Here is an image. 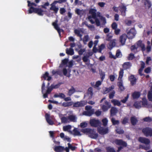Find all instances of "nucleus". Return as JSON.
<instances>
[{
	"mask_svg": "<svg viewBox=\"0 0 152 152\" xmlns=\"http://www.w3.org/2000/svg\"><path fill=\"white\" fill-rule=\"evenodd\" d=\"M45 117L47 122L50 125H52L53 124L54 122L50 118V115L46 113L45 115Z\"/></svg>",
	"mask_w": 152,
	"mask_h": 152,
	"instance_id": "dca6fc26",
	"label": "nucleus"
},
{
	"mask_svg": "<svg viewBox=\"0 0 152 152\" xmlns=\"http://www.w3.org/2000/svg\"><path fill=\"white\" fill-rule=\"evenodd\" d=\"M108 121L107 118H104L102 120V122L103 123V125L104 126H106L107 125Z\"/></svg>",
	"mask_w": 152,
	"mask_h": 152,
	"instance_id": "09e8293b",
	"label": "nucleus"
},
{
	"mask_svg": "<svg viewBox=\"0 0 152 152\" xmlns=\"http://www.w3.org/2000/svg\"><path fill=\"white\" fill-rule=\"evenodd\" d=\"M86 94H89L90 96V98H92L93 95V89L92 87H90L88 88L87 92Z\"/></svg>",
	"mask_w": 152,
	"mask_h": 152,
	"instance_id": "c756f323",
	"label": "nucleus"
},
{
	"mask_svg": "<svg viewBox=\"0 0 152 152\" xmlns=\"http://www.w3.org/2000/svg\"><path fill=\"white\" fill-rule=\"evenodd\" d=\"M53 89L51 87V86H50V87H48L47 88V89L46 91V93L43 94V98H48V94H50Z\"/></svg>",
	"mask_w": 152,
	"mask_h": 152,
	"instance_id": "ddd939ff",
	"label": "nucleus"
},
{
	"mask_svg": "<svg viewBox=\"0 0 152 152\" xmlns=\"http://www.w3.org/2000/svg\"><path fill=\"white\" fill-rule=\"evenodd\" d=\"M111 27L113 29H116L117 28V24L115 22H114L111 25Z\"/></svg>",
	"mask_w": 152,
	"mask_h": 152,
	"instance_id": "864d4df0",
	"label": "nucleus"
},
{
	"mask_svg": "<svg viewBox=\"0 0 152 152\" xmlns=\"http://www.w3.org/2000/svg\"><path fill=\"white\" fill-rule=\"evenodd\" d=\"M68 119V117L67 118L64 116L61 117V122L62 123H67Z\"/></svg>",
	"mask_w": 152,
	"mask_h": 152,
	"instance_id": "f704fd0d",
	"label": "nucleus"
},
{
	"mask_svg": "<svg viewBox=\"0 0 152 152\" xmlns=\"http://www.w3.org/2000/svg\"><path fill=\"white\" fill-rule=\"evenodd\" d=\"M140 94L139 92L135 91L132 94V96L133 99H137L139 98Z\"/></svg>",
	"mask_w": 152,
	"mask_h": 152,
	"instance_id": "6ab92c4d",
	"label": "nucleus"
},
{
	"mask_svg": "<svg viewBox=\"0 0 152 152\" xmlns=\"http://www.w3.org/2000/svg\"><path fill=\"white\" fill-rule=\"evenodd\" d=\"M104 103L105 105H102L101 108L103 111H106L111 107V104L109 102L106 100L105 101Z\"/></svg>",
	"mask_w": 152,
	"mask_h": 152,
	"instance_id": "9b49d317",
	"label": "nucleus"
},
{
	"mask_svg": "<svg viewBox=\"0 0 152 152\" xmlns=\"http://www.w3.org/2000/svg\"><path fill=\"white\" fill-rule=\"evenodd\" d=\"M116 43L114 40H111L109 44L108 48L110 50H111L115 46Z\"/></svg>",
	"mask_w": 152,
	"mask_h": 152,
	"instance_id": "5701e85b",
	"label": "nucleus"
},
{
	"mask_svg": "<svg viewBox=\"0 0 152 152\" xmlns=\"http://www.w3.org/2000/svg\"><path fill=\"white\" fill-rule=\"evenodd\" d=\"M134 57V54L132 53H130L128 57V58L129 60H132Z\"/></svg>",
	"mask_w": 152,
	"mask_h": 152,
	"instance_id": "e2e57ef3",
	"label": "nucleus"
},
{
	"mask_svg": "<svg viewBox=\"0 0 152 152\" xmlns=\"http://www.w3.org/2000/svg\"><path fill=\"white\" fill-rule=\"evenodd\" d=\"M97 131L101 135H104L108 132V127L105 128L103 127L98 128Z\"/></svg>",
	"mask_w": 152,
	"mask_h": 152,
	"instance_id": "9d476101",
	"label": "nucleus"
},
{
	"mask_svg": "<svg viewBox=\"0 0 152 152\" xmlns=\"http://www.w3.org/2000/svg\"><path fill=\"white\" fill-rule=\"evenodd\" d=\"M68 118L71 121L76 122L77 121L76 117L75 116L73 115H71L69 116H68Z\"/></svg>",
	"mask_w": 152,
	"mask_h": 152,
	"instance_id": "cd10ccee",
	"label": "nucleus"
},
{
	"mask_svg": "<svg viewBox=\"0 0 152 152\" xmlns=\"http://www.w3.org/2000/svg\"><path fill=\"white\" fill-rule=\"evenodd\" d=\"M57 20H56L55 22H53L52 23V25L54 26V28L57 30L59 36H61V31H64L63 29H61L60 28L57 23Z\"/></svg>",
	"mask_w": 152,
	"mask_h": 152,
	"instance_id": "f8f14e48",
	"label": "nucleus"
},
{
	"mask_svg": "<svg viewBox=\"0 0 152 152\" xmlns=\"http://www.w3.org/2000/svg\"><path fill=\"white\" fill-rule=\"evenodd\" d=\"M85 51V49H81L79 51H78V53L79 55H82L84 52Z\"/></svg>",
	"mask_w": 152,
	"mask_h": 152,
	"instance_id": "052dcab7",
	"label": "nucleus"
},
{
	"mask_svg": "<svg viewBox=\"0 0 152 152\" xmlns=\"http://www.w3.org/2000/svg\"><path fill=\"white\" fill-rule=\"evenodd\" d=\"M68 58H65L62 61V63L63 65H66L68 63Z\"/></svg>",
	"mask_w": 152,
	"mask_h": 152,
	"instance_id": "69168bd1",
	"label": "nucleus"
},
{
	"mask_svg": "<svg viewBox=\"0 0 152 152\" xmlns=\"http://www.w3.org/2000/svg\"><path fill=\"white\" fill-rule=\"evenodd\" d=\"M143 120L144 121L150 122L152 121V118L149 117H146L143 119Z\"/></svg>",
	"mask_w": 152,
	"mask_h": 152,
	"instance_id": "8fccbe9b",
	"label": "nucleus"
},
{
	"mask_svg": "<svg viewBox=\"0 0 152 152\" xmlns=\"http://www.w3.org/2000/svg\"><path fill=\"white\" fill-rule=\"evenodd\" d=\"M117 75L115 74H114L113 75H110L109 78L111 82L113 81L116 78Z\"/></svg>",
	"mask_w": 152,
	"mask_h": 152,
	"instance_id": "72a5a7b5",
	"label": "nucleus"
},
{
	"mask_svg": "<svg viewBox=\"0 0 152 152\" xmlns=\"http://www.w3.org/2000/svg\"><path fill=\"white\" fill-rule=\"evenodd\" d=\"M28 11V13L30 14L34 12L40 16H42L43 15V11L41 8H34L33 7H30Z\"/></svg>",
	"mask_w": 152,
	"mask_h": 152,
	"instance_id": "39448f33",
	"label": "nucleus"
},
{
	"mask_svg": "<svg viewBox=\"0 0 152 152\" xmlns=\"http://www.w3.org/2000/svg\"><path fill=\"white\" fill-rule=\"evenodd\" d=\"M28 3V6L29 7H32V6H37V5L34 2H31L29 1L28 0L27 1Z\"/></svg>",
	"mask_w": 152,
	"mask_h": 152,
	"instance_id": "49530a36",
	"label": "nucleus"
},
{
	"mask_svg": "<svg viewBox=\"0 0 152 152\" xmlns=\"http://www.w3.org/2000/svg\"><path fill=\"white\" fill-rule=\"evenodd\" d=\"M71 126L70 125L64 126L63 127V130L64 131H68L69 130L71 129Z\"/></svg>",
	"mask_w": 152,
	"mask_h": 152,
	"instance_id": "c03bdc74",
	"label": "nucleus"
},
{
	"mask_svg": "<svg viewBox=\"0 0 152 152\" xmlns=\"http://www.w3.org/2000/svg\"><path fill=\"white\" fill-rule=\"evenodd\" d=\"M67 0H58V1H54L50 5L51 7L50 8V9L51 10L54 11L55 14H57L58 11L59 9L57 7H56L55 5L57 3L59 4H61L65 2Z\"/></svg>",
	"mask_w": 152,
	"mask_h": 152,
	"instance_id": "7ed1b4c3",
	"label": "nucleus"
},
{
	"mask_svg": "<svg viewBox=\"0 0 152 152\" xmlns=\"http://www.w3.org/2000/svg\"><path fill=\"white\" fill-rule=\"evenodd\" d=\"M82 24L84 25L85 24L86 26H87L88 28H94V26L92 25H89L88 24V23H87V22L86 21L82 23Z\"/></svg>",
	"mask_w": 152,
	"mask_h": 152,
	"instance_id": "4d7b16f0",
	"label": "nucleus"
},
{
	"mask_svg": "<svg viewBox=\"0 0 152 152\" xmlns=\"http://www.w3.org/2000/svg\"><path fill=\"white\" fill-rule=\"evenodd\" d=\"M111 102L114 105L120 106L121 105V102L117 100L113 99L111 100Z\"/></svg>",
	"mask_w": 152,
	"mask_h": 152,
	"instance_id": "c85d7f7f",
	"label": "nucleus"
},
{
	"mask_svg": "<svg viewBox=\"0 0 152 152\" xmlns=\"http://www.w3.org/2000/svg\"><path fill=\"white\" fill-rule=\"evenodd\" d=\"M114 88V86H112L108 88H106L105 90H104V92L105 94H107L111 91Z\"/></svg>",
	"mask_w": 152,
	"mask_h": 152,
	"instance_id": "7c9ffc66",
	"label": "nucleus"
},
{
	"mask_svg": "<svg viewBox=\"0 0 152 152\" xmlns=\"http://www.w3.org/2000/svg\"><path fill=\"white\" fill-rule=\"evenodd\" d=\"M148 99L149 101L152 99V92L151 91H149L148 95Z\"/></svg>",
	"mask_w": 152,
	"mask_h": 152,
	"instance_id": "13d9d810",
	"label": "nucleus"
},
{
	"mask_svg": "<svg viewBox=\"0 0 152 152\" xmlns=\"http://www.w3.org/2000/svg\"><path fill=\"white\" fill-rule=\"evenodd\" d=\"M87 103L86 101H81L75 103L73 104V107H82L86 105Z\"/></svg>",
	"mask_w": 152,
	"mask_h": 152,
	"instance_id": "1a4fd4ad",
	"label": "nucleus"
},
{
	"mask_svg": "<svg viewBox=\"0 0 152 152\" xmlns=\"http://www.w3.org/2000/svg\"><path fill=\"white\" fill-rule=\"evenodd\" d=\"M113 143L119 146H124V141L122 140L115 139L113 141Z\"/></svg>",
	"mask_w": 152,
	"mask_h": 152,
	"instance_id": "2eb2a0df",
	"label": "nucleus"
},
{
	"mask_svg": "<svg viewBox=\"0 0 152 152\" xmlns=\"http://www.w3.org/2000/svg\"><path fill=\"white\" fill-rule=\"evenodd\" d=\"M124 73V69H121L119 72V77L118 80L119 81L117 83V85L119 87V88L121 91H122L124 89V86L123 85V80L122 78L123 77Z\"/></svg>",
	"mask_w": 152,
	"mask_h": 152,
	"instance_id": "20e7f679",
	"label": "nucleus"
},
{
	"mask_svg": "<svg viewBox=\"0 0 152 152\" xmlns=\"http://www.w3.org/2000/svg\"><path fill=\"white\" fill-rule=\"evenodd\" d=\"M118 110L115 107H112L110 110V115L113 116L115 115L118 113Z\"/></svg>",
	"mask_w": 152,
	"mask_h": 152,
	"instance_id": "a211bd4d",
	"label": "nucleus"
},
{
	"mask_svg": "<svg viewBox=\"0 0 152 152\" xmlns=\"http://www.w3.org/2000/svg\"><path fill=\"white\" fill-rule=\"evenodd\" d=\"M142 132L146 137L152 136V128L146 127L142 130Z\"/></svg>",
	"mask_w": 152,
	"mask_h": 152,
	"instance_id": "423d86ee",
	"label": "nucleus"
},
{
	"mask_svg": "<svg viewBox=\"0 0 152 152\" xmlns=\"http://www.w3.org/2000/svg\"><path fill=\"white\" fill-rule=\"evenodd\" d=\"M142 102V105L144 107H146L147 105V101L146 99H143Z\"/></svg>",
	"mask_w": 152,
	"mask_h": 152,
	"instance_id": "6e6d98bb",
	"label": "nucleus"
},
{
	"mask_svg": "<svg viewBox=\"0 0 152 152\" xmlns=\"http://www.w3.org/2000/svg\"><path fill=\"white\" fill-rule=\"evenodd\" d=\"M89 37L88 35H85L83 39V41L84 44H86V42L88 40Z\"/></svg>",
	"mask_w": 152,
	"mask_h": 152,
	"instance_id": "58836bf2",
	"label": "nucleus"
},
{
	"mask_svg": "<svg viewBox=\"0 0 152 152\" xmlns=\"http://www.w3.org/2000/svg\"><path fill=\"white\" fill-rule=\"evenodd\" d=\"M81 31L77 29H75L74 30V33L77 35V37H79L81 39L82 36V35L81 34Z\"/></svg>",
	"mask_w": 152,
	"mask_h": 152,
	"instance_id": "bb28decb",
	"label": "nucleus"
},
{
	"mask_svg": "<svg viewBox=\"0 0 152 152\" xmlns=\"http://www.w3.org/2000/svg\"><path fill=\"white\" fill-rule=\"evenodd\" d=\"M130 120L132 124L133 125H136L137 122V120L136 117L134 116H132Z\"/></svg>",
	"mask_w": 152,
	"mask_h": 152,
	"instance_id": "a878e982",
	"label": "nucleus"
},
{
	"mask_svg": "<svg viewBox=\"0 0 152 152\" xmlns=\"http://www.w3.org/2000/svg\"><path fill=\"white\" fill-rule=\"evenodd\" d=\"M54 150L57 152H61L64 150V148L61 146H56Z\"/></svg>",
	"mask_w": 152,
	"mask_h": 152,
	"instance_id": "412c9836",
	"label": "nucleus"
},
{
	"mask_svg": "<svg viewBox=\"0 0 152 152\" xmlns=\"http://www.w3.org/2000/svg\"><path fill=\"white\" fill-rule=\"evenodd\" d=\"M73 134L75 136H81V134H80V132L76 128H75L73 130Z\"/></svg>",
	"mask_w": 152,
	"mask_h": 152,
	"instance_id": "473e14b6",
	"label": "nucleus"
},
{
	"mask_svg": "<svg viewBox=\"0 0 152 152\" xmlns=\"http://www.w3.org/2000/svg\"><path fill=\"white\" fill-rule=\"evenodd\" d=\"M131 66L130 63L129 62L124 63V69H127L129 68Z\"/></svg>",
	"mask_w": 152,
	"mask_h": 152,
	"instance_id": "37998d69",
	"label": "nucleus"
},
{
	"mask_svg": "<svg viewBox=\"0 0 152 152\" xmlns=\"http://www.w3.org/2000/svg\"><path fill=\"white\" fill-rule=\"evenodd\" d=\"M144 4L146 7L148 8H149L151 6L150 2L147 0H146L144 2Z\"/></svg>",
	"mask_w": 152,
	"mask_h": 152,
	"instance_id": "79ce46f5",
	"label": "nucleus"
},
{
	"mask_svg": "<svg viewBox=\"0 0 152 152\" xmlns=\"http://www.w3.org/2000/svg\"><path fill=\"white\" fill-rule=\"evenodd\" d=\"M111 121L113 125H115L119 123V121L115 120L114 118H112L111 119Z\"/></svg>",
	"mask_w": 152,
	"mask_h": 152,
	"instance_id": "5fc2aeb1",
	"label": "nucleus"
},
{
	"mask_svg": "<svg viewBox=\"0 0 152 152\" xmlns=\"http://www.w3.org/2000/svg\"><path fill=\"white\" fill-rule=\"evenodd\" d=\"M81 132L88 134V136L92 139H96L98 137V133H96V130L94 129L85 128L82 129Z\"/></svg>",
	"mask_w": 152,
	"mask_h": 152,
	"instance_id": "f03ea898",
	"label": "nucleus"
},
{
	"mask_svg": "<svg viewBox=\"0 0 152 152\" xmlns=\"http://www.w3.org/2000/svg\"><path fill=\"white\" fill-rule=\"evenodd\" d=\"M89 56H85L83 58V61L85 62H87L88 60Z\"/></svg>",
	"mask_w": 152,
	"mask_h": 152,
	"instance_id": "338daca9",
	"label": "nucleus"
},
{
	"mask_svg": "<svg viewBox=\"0 0 152 152\" xmlns=\"http://www.w3.org/2000/svg\"><path fill=\"white\" fill-rule=\"evenodd\" d=\"M105 47V45L104 44H102L100 45L99 46L98 49V52L101 53L102 50Z\"/></svg>",
	"mask_w": 152,
	"mask_h": 152,
	"instance_id": "e433bc0d",
	"label": "nucleus"
},
{
	"mask_svg": "<svg viewBox=\"0 0 152 152\" xmlns=\"http://www.w3.org/2000/svg\"><path fill=\"white\" fill-rule=\"evenodd\" d=\"M90 124L92 126L97 127L101 124L100 121L95 119H91L90 120Z\"/></svg>",
	"mask_w": 152,
	"mask_h": 152,
	"instance_id": "0eeeda50",
	"label": "nucleus"
},
{
	"mask_svg": "<svg viewBox=\"0 0 152 152\" xmlns=\"http://www.w3.org/2000/svg\"><path fill=\"white\" fill-rule=\"evenodd\" d=\"M72 102H64L62 104V106L64 107H67L72 105Z\"/></svg>",
	"mask_w": 152,
	"mask_h": 152,
	"instance_id": "a19ab883",
	"label": "nucleus"
},
{
	"mask_svg": "<svg viewBox=\"0 0 152 152\" xmlns=\"http://www.w3.org/2000/svg\"><path fill=\"white\" fill-rule=\"evenodd\" d=\"M66 52L67 54L71 56L73 55L74 53L73 49L71 48H70L69 49L67 48L66 50Z\"/></svg>",
	"mask_w": 152,
	"mask_h": 152,
	"instance_id": "393cba45",
	"label": "nucleus"
},
{
	"mask_svg": "<svg viewBox=\"0 0 152 152\" xmlns=\"http://www.w3.org/2000/svg\"><path fill=\"white\" fill-rule=\"evenodd\" d=\"M124 38V34H122L119 38V41L122 44V45H124V42H123V39Z\"/></svg>",
	"mask_w": 152,
	"mask_h": 152,
	"instance_id": "680f3d73",
	"label": "nucleus"
},
{
	"mask_svg": "<svg viewBox=\"0 0 152 152\" xmlns=\"http://www.w3.org/2000/svg\"><path fill=\"white\" fill-rule=\"evenodd\" d=\"M141 102H137L134 103V106L137 109H139L141 107Z\"/></svg>",
	"mask_w": 152,
	"mask_h": 152,
	"instance_id": "c9c22d12",
	"label": "nucleus"
},
{
	"mask_svg": "<svg viewBox=\"0 0 152 152\" xmlns=\"http://www.w3.org/2000/svg\"><path fill=\"white\" fill-rule=\"evenodd\" d=\"M75 91V89L74 88L73 86H72L71 89L69 90L68 94L69 96H71L72 94H73Z\"/></svg>",
	"mask_w": 152,
	"mask_h": 152,
	"instance_id": "4c0bfd02",
	"label": "nucleus"
},
{
	"mask_svg": "<svg viewBox=\"0 0 152 152\" xmlns=\"http://www.w3.org/2000/svg\"><path fill=\"white\" fill-rule=\"evenodd\" d=\"M50 5L49 3L48 2L45 3L43 5L41 6L42 8L44 9H47L46 6H48Z\"/></svg>",
	"mask_w": 152,
	"mask_h": 152,
	"instance_id": "3c124183",
	"label": "nucleus"
},
{
	"mask_svg": "<svg viewBox=\"0 0 152 152\" xmlns=\"http://www.w3.org/2000/svg\"><path fill=\"white\" fill-rule=\"evenodd\" d=\"M105 149L107 152H116L114 148L110 146H107L106 147Z\"/></svg>",
	"mask_w": 152,
	"mask_h": 152,
	"instance_id": "2f4dec72",
	"label": "nucleus"
},
{
	"mask_svg": "<svg viewBox=\"0 0 152 152\" xmlns=\"http://www.w3.org/2000/svg\"><path fill=\"white\" fill-rule=\"evenodd\" d=\"M138 141L141 143L145 144L139 145L140 149H144L145 150H148L150 149V146L149 144L150 142V140L144 137H140L138 139Z\"/></svg>",
	"mask_w": 152,
	"mask_h": 152,
	"instance_id": "f257e3e1",
	"label": "nucleus"
},
{
	"mask_svg": "<svg viewBox=\"0 0 152 152\" xmlns=\"http://www.w3.org/2000/svg\"><path fill=\"white\" fill-rule=\"evenodd\" d=\"M137 47L136 45H134L131 47L130 49L132 51L136 53L137 51Z\"/></svg>",
	"mask_w": 152,
	"mask_h": 152,
	"instance_id": "ea45409f",
	"label": "nucleus"
},
{
	"mask_svg": "<svg viewBox=\"0 0 152 152\" xmlns=\"http://www.w3.org/2000/svg\"><path fill=\"white\" fill-rule=\"evenodd\" d=\"M42 78H43L45 80H47L49 81L52 79V77L49 76V74L47 72H46L44 74H43L41 77Z\"/></svg>",
	"mask_w": 152,
	"mask_h": 152,
	"instance_id": "4468645a",
	"label": "nucleus"
},
{
	"mask_svg": "<svg viewBox=\"0 0 152 152\" xmlns=\"http://www.w3.org/2000/svg\"><path fill=\"white\" fill-rule=\"evenodd\" d=\"M59 11L60 13L63 15L66 12V10L64 8H61L60 9Z\"/></svg>",
	"mask_w": 152,
	"mask_h": 152,
	"instance_id": "0e129e2a",
	"label": "nucleus"
},
{
	"mask_svg": "<svg viewBox=\"0 0 152 152\" xmlns=\"http://www.w3.org/2000/svg\"><path fill=\"white\" fill-rule=\"evenodd\" d=\"M61 84V83H59L56 85H54L53 84H51V86L53 89H57L59 87Z\"/></svg>",
	"mask_w": 152,
	"mask_h": 152,
	"instance_id": "a18cd8bd",
	"label": "nucleus"
},
{
	"mask_svg": "<svg viewBox=\"0 0 152 152\" xmlns=\"http://www.w3.org/2000/svg\"><path fill=\"white\" fill-rule=\"evenodd\" d=\"M95 21L97 26H99L100 25V22L98 18H96Z\"/></svg>",
	"mask_w": 152,
	"mask_h": 152,
	"instance_id": "774afa93",
	"label": "nucleus"
},
{
	"mask_svg": "<svg viewBox=\"0 0 152 152\" xmlns=\"http://www.w3.org/2000/svg\"><path fill=\"white\" fill-rule=\"evenodd\" d=\"M129 79L132 86L136 84L137 79L134 75H131L129 77Z\"/></svg>",
	"mask_w": 152,
	"mask_h": 152,
	"instance_id": "4be33fe9",
	"label": "nucleus"
},
{
	"mask_svg": "<svg viewBox=\"0 0 152 152\" xmlns=\"http://www.w3.org/2000/svg\"><path fill=\"white\" fill-rule=\"evenodd\" d=\"M94 109H92L90 111H85L84 112V114L89 116H91L94 113Z\"/></svg>",
	"mask_w": 152,
	"mask_h": 152,
	"instance_id": "b1692460",
	"label": "nucleus"
},
{
	"mask_svg": "<svg viewBox=\"0 0 152 152\" xmlns=\"http://www.w3.org/2000/svg\"><path fill=\"white\" fill-rule=\"evenodd\" d=\"M81 128H84L86 127L87 126V124L86 122H82L80 124Z\"/></svg>",
	"mask_w": 152,
	"mask_h": 152,
	"instance_id": "bf43d9fd",
	"label": "nucleus"
},
{
	"mask_svg": "<svg viewBox=\"0 0 152 152\" xmlns=\"http://www.w3.org/2000/svg\"><path fill=\"white\" fill-rule=\"evenodd\" d=\"M96 10L94 9H91L89 10V13L92 15V18L94 19L96 18Z\"/></svg>",
	"mask_w": 152,
	"mask_h": 152,
	"instance_id": "f3484780",
	"label": "nucleus"
},
{
	"mask_svg": "<svg viewBox=\"0 0 152 152\" xmlns=\"http://www.w3.org/2000/svg\"><path fill=\"white\" fill-rule=\"evenodd\" d=\"M137 45V48L138 47H140L141 48L142 50H145V48L144 45L142 43V42L141 40H139L136 43Z\"/></svg>",
	"mask_w": 152,
	"mask_h": 152,
	"instance_id": "aec40b11",
	"label": "nucleus"
},
{
	"mask_svg": "<svg viewBox=\"0 0 152 152\" xmlns=\"http://www.w3.org/2000/svg\"><path fill=\"white\" fill-rule=\"evenodd\" d=\"M67 145L69 148L72 151L75 150L77 148L75 146H72L70 143H68Z\"/></svg>",
	"mask_w": 152,
	"mask_h": 152,
	"instance_id": "de8ad7c7",
	"label": "nucleus"
},
{
	"mask_svg": "<svg viewBox=\"0 0 152 152\" xmlns=\"http://www.w3.org/2000/svg\"><path fill=\"white\" fill-rule=\"evenodd\" d=\"M136 32L135 29L132 28L127 32V37L129 39H132L135 36Z\"/></svg>",
	"mask_w": 152,
	"mask_h": 152,
	"instance_id": "6e6552de",
	"label": "nucleus"
},
{
	"mask_svg": "<svg viewBox=\"0 0 152 152\" xmlns=\"http://www.w3.org/2000/svg\"><path fill=\"white\" fill-rule=\"evenodd\" d=\"M115 94V91H113L109 95V98L110 99H113L114 96Z\"/></svg>",
	"mask_w": 152,
	"mask_h": 152,
	"instance_id": "603ef678",
	"label": "nucleus"
}]
</instances>
